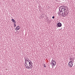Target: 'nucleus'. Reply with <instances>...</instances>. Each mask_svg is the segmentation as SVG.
I'll return each mask as SVG.
<instances>
[{
	"mask_svg": "<svg viewBox=\"0 0 75 75\" xmlns=\"http://www.w3.org/2000/svg\"><path fill=\"white\" fill-rule=\"evenodd\" d=\"M58 14L59 15H63L64 17H66L68 16V12H67V9L65 8H64V12L62 13V11H59L58 13Z\"/></svg>",
	"mask_w": 75,
	"mask_h": 75,
	"instance_id": "f257e3e1",
	"label": "nucleus"
},
{
	"mask_svg": "<svg viewBox=\"0 0 75 75\" xmlns=\"http://www.w3.org/2000/svg\"><path fill=\"white\" fill-rule=\"evenodd\" d=\"M69 67H72L73 66V62L71 61H70L68 63Z\"/></svg>",
	"mask_w": 75,
	"mask_h": 75,
	"instance_id": "f03ea898",
	"label": "nucleus"
},
{
	"mask_svg": "<svg viewBox=\"0 0 75 75\" xmlns=\"http://www.w3.org/2000/svg\"><path fill=\"white\" fill-rule=\"evenodd\" d=\"M64 6H61L59 8V11H62V10H63V8H64Z\"/></svg>",
	"mask_w": 75,
	"mask_h": 75,
	"instance_id": "7ed1b4c3",
	"label": "nucleus"
},
{
	"mask_svg": "<svg viewBox=\"0 0 75 75\" xmlns=\"http://www.w3.org/2000/svg\"><path fill=\"white\" fill-rule=\"evenodd\" d=\"M57 26L58 27H61L62 26V24L60 23H57Z\"/></svg>",
	"mask_w": 75,
	"mask_h": 75,
	"instance_id": "20e7f679",
	"label": "nucleus"
},
{
	"mask_svg": "<svg viewBox=\"0 0 75 75\" xmlns=\"http://www.w3.org/2000/svg\"><path fill=\"white\" fill-rule=\"evenodd\" d=\"M20 29V27L19 26H18L16 28H15V30H16V31H18L19 29Z\"/></svg>",
	"mask_w": 75,
	"mask_h": 75,
	"instance_id": "39448f33",
	"label": "nucleus"
},
{
	"mask_svg": "<svg viewBox=\"0 0 75 75\" xmlns=\"http://www.w3.org/2000/svg\"><path fill=\"white\" fill-rule=\"evenodd\" d=\"M55 65H56V62H55V61L53 60V63L52 65L53 67H54Z\"/></svg>",
	"mask_w": 75,
	"mask_h": 75,
	"instance_id": "423d86ee",
	"label": "nucleus"
},
{
	"mask_svg": "<svg viewBox=\"0 0 75 75\" xmlns=\"http://www.w3.org/2000/svg\"><path fill=\"white\" fill-rule=\"evenodd\" d=\"M31 66H28V65H27V66L26 67V68H27V69H30V68H31Z\"/></svg>",
	"mask_w": 75,
	"mask_h": 75,
	"instance_id": "0eeeda50",
	"label": "nucleus"
},
{
	"mask_svg": "<svg viewBox=\"0 0 75 75\" xmlns=\"http://www.w3.org/2000/svg\"><path fill=\"white\" fill-rule=\"evenodd\" d=\"M12 21L13 22H14V24H16V22L15 21V20L14 19H12Z\"/></svg>",
	"mask_w": 75,
	"mask_h": 75,
	"instance_id": "6e6552de",
	"label": "nucleus"
},
{
	"mask_svg": "<svg viewBox=\"0 0 75 75\" xmlns=\"http://www.w3.org/2000/svg\"><path fill=\"white\" fill-rule=\"evenodd\" d=\"M29 61H28V62H29V65H30V64H31V61L29 60Z\"/></svg>",
	"mask_w": 75,
	"mask_h": 75,
	"instance_id": "1a4fd4ad",
	"label": "nucleus"
},
{
	"mask_svg": "<svg viewBox=\"0 0 75 75\" xmlns=\"http://www.w3.org/2000/svg\"><path fill=\"white\" fill-rule=\"evenodd\" d=\"M28 65V64H27V62H25V66H26L27 65Z\"/></svg>",
	"mask_w": 75,
	"mask_h": 75,
	"instance_id": "9d476101",
	"label": "nucleus"
},
{
	"mask_svg": "<svg viewBox=\"0 0 75 75\" xmlns=\"http://www.w3.org/2000/svg\"><path fill=\"white\" fill-rule=\"evenodd\" d=\"M47 21H49V22H50V23H51V21H50V20L49 21V19H47Z\"/></svg>",
	"mask_w": 75,
	"mask_h": 75,
	"instance_id": "9b49d317",
	"label": "nucleus"
},
{
	"mask_svg": "<svg viewBox=\"0 0 75 75\" xmlns=\"http://www.w3.org/2000/svg\"><path fill=\"white\" fill-rule=\"evenodd\" d=\"M25 62H27V59H25Z\"/></svg>",
	"mask_w": 75,
	"mask_h": 75,
	"instance_id": "f8f14e48",
	"label": "nucleus"
},
{
	"mask_svg": "<svg viewBox=\"0 0 75 75\" xmlns=\"http://www.w3.org/2000/svg\"><path fill=\"white\" fill-rule=\"evenodd\" d=\"M44 67H45V68H46V66L45 65V64H44Z\"/></svg>",
	"mask_w": 75,
	"mask_h": 75,
	"instance_id": "ddd939ff",
	"label": "nucleus"
},
{
	"mask_svg": "<svg viewBox=\"0 0 75 75\" xmlns=\"http://www.w3.org/2000/svg\"><path fill=\"white\" fill-rule=\"evenodd\" d=\"M51 64H53V60H52L51 62Z\"/></svg>",
	"mask_w": 75,
	"mask_h": 75,
	"instance_id": "4468645a",
	"label": "nucleus"
},
{
	"mask_svg": "<svg viewBox=\"0 0 75 75\" xmlns=\"http://www.w3.org/2000/svg\"><path fill=\"white\" fill-rule=\"evenodd\" d=\"M14 27H16V24H14Z\"/></svg>",
	"mask_w": 75,
	"mask_h": 75,
	"instance_id": "2eb2a0df",
	"label": "nucleus"
},
{
	"mask_svg": "<svg viewBox=\"0 0 75 75\" xmlns=\"http://www.w3.org/2000/svg\"><path fill=\"white\" fill-rule=\"evenodd\" d=\"M29 66H31H31H32V64H29Z\"/></svg>",
	"mask_w": 75,
	"mask_h": 75,
	"instance_id": "dca6fc26",
	"label": "nucleus"
},
{
	"mask_svg": "<svg viewBox=\"0 0 75 75\" xmlns=\"http://www.w3.org/2000/svg\"><path fill=\"white\" fill-rule=\"evenodd\" d=\"M55 18V17L54 16H53L52 17V18Z\"/></svg>",
	"mask_w": 75,
	"mask_h": 75,
	"instance_id": "f3484780",
	"label": "nucleus"
},
{
	"mask_svg": "<svg viewBox=\"0 0 75 75\" xmlns=\"http://www.w3.org/2000/svg\"><path fill=\"white\" fill-rule=\"evenodd\" d=\"M29 61V59H27V61H28H28Z\"/></svg>",
	"mask_w": 75,
	"mask_h": 75,
	"instance_id": "a211bd4d",
	"label": "nucleus"
},
{
	"mask_svg": "<svg viewBox=\"0 0 75 75\" xmlns=\"http://www.w3.org/2000/svg\"><path fill=\"white\" fill-rule=\"evenodd\" d=\"M71 59H72V58H70V60H71Z\"/></svg>",
	"mask_w": 75,
	"mask_h": 75,
	"instance_id": "6ab92c4d",
	"label": "nucleus"
},
{
	"mask_svg": "<svg viewBox=\"0 0 75 75\" xmlns=\"http://www.w3.org/2000/svg\"><path fill=\"white\" fill-rule=\"evenodd\" d=\"M25 59H28V58L26 57L25 58Z\"/></svg>",
	"mask_w": 75,
	"mask_h": 75,
	"instance_id": "aec40b11",
	"label": "nucleus"
},
{
	"mask_svg": "<svg viewBox=\"0 0 75 75\" xmlns=\"http://www.w3.org/2000/svg\"><path fill=\"white\" fill-rule=\"evenodd\" d=\"M73 59H72V61H74V58Z\"/></svg>",
	"mask_w": 75,
	"mask_h": 75,
	"instance_id": "412c9836",
	"label": "nucleus"
},
{
	"mask_svg": "<svg viewBox=\"0 0 75 75\" xmlns=\"http://www.w3.org/2000/svg\"><path fill=\"white\" fill-rule=\"evenodd\" d=\"M31 64H32V65H33V63L32 62V61H31Z\"/></svg>",
	"mask_w": 75,
	"mask_h": 75,
	"instance_id": "4be33fe9",
	"label": "nucleus"
},
{
	"mask_svg": "<svg viewBox=\"0 0 75 75\" xmlns=\"http://www.w3.org/2000/svg\"><path fill=\"white\" fill-rule=\"evenodd\" d=\"M52 64L53 65V64H54V60H53V63Z\"/></svg>",
	"mask_w": 75,
	"mask_h": 75,
	"instance_id": "5701e85b",
	"label": "nucleus"
},
{
	"mask_svg": "<svg viewBox=\"0 0 75 75\" xmlns=\"http://www.w3.org/2000/svg\"><path fill=\"white\" fill-rule=\"evenodd\" d=\"M31 68H33V67H31Z\"/></svg>",
	"mask_w": 75,
	"mask_h": 75,
	"instance_id": "b1692460",
	"label": "nucleus"
},
{
	"mask_svg": "<svg viewBox=\"0 0 75 75\" xmlns=\"http://www.w3.org/2000/svg\"><path fill=\"white\" fill-rule=\"evenodd\" d=\"M56 0V1H57V0Z\"/></svg>",
	"mask_w": 75,
	"mask_h": 75,
	"instance_id": "393cba45",
	"label": "nucleus"
}]
</instances>
